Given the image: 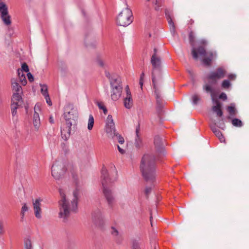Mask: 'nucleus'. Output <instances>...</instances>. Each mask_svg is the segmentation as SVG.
<instances>
[{
	"mask_svg": "<svg viewBox=\"0 0 249 249\" xmlns=\"http://www.w3.org/2000/svg\"><path fill=\"white\" fill-rule=\"evenodd\" d=\"M61 199L59 201V216L67 219L71 213L75 212L77 208V200L79 192L76 189L72 196H67L62 189L59 190Z\"/></svg>",
	"mask_w": 249,
	"mask_h": 249,
	"instance_id": "nucleus-1",
	"label": "nucleus"
},
{
	"mask_svg": "<svg viewBox=\"0 0 249 249\" xmlns=\"http://www.w3.org/2000/svg\"><path fill=\"white\" fill-rule=\"evenodd\" d=\"M63 115L65 123L61 127V134L62 139L66 141L71 136V126L76 123L78 112L72 105L69 104L65 107Z\"/></svg>",
	"mask_w": 249,
	"mask_h": 249,
	"instance_id": "nucleus-2",
	"label": "nucleus"
},
{
	"mask_svg": "<svg viewBox=\"0 0 249 249\" xmlns=\"http://www.w3.org/2000/svg\"><path fill=\"white\" fill-rule=\"evenodd\" d=\"M189 42L192 47L191 53L194 59L196 60L198 58V54L201 56H205L202 61L204 65L209 66L211 64V62L213 58L214 54L211 52H207L204 46L206 45V41L205 40H201L199 42V44L202 46L198 48L195 47V36L194 33L191 32L189 35Z\"/></svg>",
	"mask_w": 249,
	"mask_h": 249,
	"instance_id": "nucleus-3",
	"label": "nucleus"
},
{
	"mask_svg": "<svg viewBox=\"0 0 249 249\" xmlns=\"http://www.w3.org/2000/svg\"><path fill=\"white\" fill-rule=\"evenodd\" d=\"M155 160L154 157L149 154L144 155L142 159L140 169L146 181H153L155 179Z\"/></svg>",
	"mask_w": 249,
	"mask_h": 249,
	"instance_id": "nucleus-4",
	"label": "nucleus"
},
{
	"mask_svg": "<svg viewBox=\"0 0 249 249\" xmlns=\"http://www.w3.org/2000/svg\"><path fill=\"white\" fill-rule=\"evenodd\" d=\"M102 184L103 187V194L109 207L112 208L115 203V197L111 190L109 188V185L115 180L108 176L106 168L103 167L101 171Z\"/></svg>",
	"mask_w": 249,
	"mask_h": 249,
	"instance_id": "nucleus-5",
	"label": "nucleus"
},
{
	"mask_svg": "<svg viewBox=\"0 0 249 249\" xmlns=\"http://www.w3.org/2000/svg\"><path fill=\"white\" fill-rule=\"evenodd\" d=\"M105 130L108 137L111 138H116L118 142L120 144L124 143V138L116 132L115 124L112 116L111 115H108L107 117Z\"/></svg>",
	"mask_w": 249,
	"mask_h": 249,
	"instance_id": "nucleus-6",
	"label": "nucleus"
},
{
	"mask_svg": "<svg viewBox=\"0 0 249 249\" xmlns=\"http://www.w3.org/2000/svg\"><path fill=\"white\" fill-rule=\"evenodd\" d=\"M126 6L125 9L122 11L117 18V23L119 26H127L133 21L132 11L128 7L127 4Z\"/></svg>",
	"mask_w": 249,
	"mask_h": 249,
	"instance_id": "nucleus-7",
	"label": "nucleus"
},
{
	"mask_svg": "<svg viewBox=\"0 0 249 249\" xmlns=\"http://www.w3.org/2000/svg\"><path fill=\"white\" fill-rule=\"evenodd\" d=\"M203 89L207 93L211 94L213 101L215 103V105L212 107V110L214 112L217 116L221 117L223 115V112L221 110L222 104L217 100L214 98V89L210 84H206L203 86Z\"/></svg>",
	"mask_w": 249,
	"mask_h": 249,
	"instance_id": "nucleus-8",
	"label": "nucleus"
},
{
	"mask_svg": "<svg viewBox=\"0 0 249 249\" xmlns=\"http://www.w3.org/2000/svg\"><path fill=\"white\" fill-rule=\"evenodd\" d=\"M110 85L111 87V99L114 101H116L120 97L122 90L120 78H112L110 80Z\"/></svg>",
	"mask_w": 249,
	"mask_h": 249,
	"instance_id": "nucleus-9",
	"label": "nucleus"
},
{
	"mask_svg": "<svg viewBox=\"0 0 249 249\" xmlns=\"http://www.w3.org/2000/svg\"><path fill=\"white\" fill-rule=\"evenodd\" d=\"M226 73L227 71L224 67H219L215 71L211 72L207 78L212 81V84H215L218 80L223 78Z\"/></svg>",
	"mask_w": 249,
	"mask_h": 249,
	"instance_id": "nucleus-10",
	"label": "nucleus"
},
{
	"mask_svg": "<svg viewBox=\"0 0 249 249\" xmlns=\"http://www.w3.org/2000/svg\"><path fill=\"white\" fill-rule=\"evenodd\" d=\"M22 100H20L18 96H15L11 99V110L12 119L14 122L18 121L17 109L22 104Z\"/></svg>",
	"mask_w": 249,
	"mask_h": 249,
	"instance_id": "nucleus-11",
	"label": "nucleus"
},
{
	"mask_svg": "<svg viewBox=\"0 0 249 249\" xmlns=\"http://www.w3.org/2000/svg\"><path fill=\"white\" fill-rule=\"evenodd\" d=\"M0 17L6 25H10L11 23V17L8 14V7L6 4L0 1Z\"/></svg>",
	"mask_w": 249,
	"mask_h": 249,
	"instance_id": "nucleus-12",
	"label": "nucleus"
},
{
	"mask_svg": "<svg viewBox=\"0 0 249 249\" xmlns=\"http://www.w3.org/2000/svg\"><path fill=\"white\" fill-rule=\"evenodd\" d=\"M64 172L61 162L56 161L52 165V175L55 179H59Z\"/></svg>",
	"mask_w": 249,
	"mask_h": 249,
	"instance_id": "nucleus-13",
	"label": "nucleus"
},
{
	"mask_svg": "<svg viewBox=\"0 0 249 249\" xmlns=\"http://www.w3.org/2000/svg\"><path fill=\"white\" fill-rule=\"evenodd\" d=\"M150 62L151 63V65L152 66V78H153V76H154V71L155 70H160L161 68V58L158 55L156 54H152Z\"/></svg>",
	"mask_w": 249,
	"mask_h": 249,
	"instance_id": "nucleus-14",
	"label": "nucleus"
},
{
	"mask_svg": "<svg viewBox=\"0 0 249 249\" xmlns=\"http://www.w3.org/2000/svg\"><path fill=\"white\" fill-rule=\"evenodd\" d=\"M12 88L13 94L12 98H13L15 95L18 96L20 100H22L21 97V94L22 93V89L21 87L18 84L16 80L12 79L11 80Z\"/></svg>",
	"mask_w": 249,
	"mask_h": 249,
	"instance_id": "nucleus-15",
	"label": "nucleus"
},
{
	"mask_svg": "<svg viewBox=\"0 0 249 249\" xmlns=\"http://www.w3.org/2000/svg\"><path fill=\"white\" fill-rule=\"evenodd\" d=\"M42 199L40 198H37L35 200L33 199V206L35 216L38 218L40 219L42 217L41 209V202Z\"/></svg>",
	"mask_w": 249,
	"mask_h": 249,
	"instance_id": "nucleus-16",
	"label": "nucleus"
},
{
	"mask_svg": "<svg viewBox=\"0 0 249 249\" xmlns=\"http://www.w3.org/2000/svg\"><path fill=\"white\" fill-rule=\"evenodd\" d=\"M154 144L157 152L164 154V150L161 138L159 136H156L154 138Z\"/></svg>",
	"mask_w": 249,
	"mask_h": 249,
	"instance_id": "nucleus-17",
	"label": "nucleus"
},
{
	"mask_svg": "<svg viewBox=\"0 0 249 249\" xmlns=\"http://www.w3.org/2000/svg\"><path fill=\"white\" fill-rule=\"evenodd\" d=\"M109 233L117 243H120L122 234L116 227L111 226L109 229Z\"/></svg>",
	"mask_w": 249,
	"mask_h": 249,
	"instance_id": "nucleus-18",
	"label": "nucleus"
},
{
	"mask_svg": "<svg viewBox=\"0 0 249 249\" xmlns=\"http://www.w3.org/2000/svg\"><path fill=\"white\" fill-rule=\"evenodd\" d=\"M165 13L167 20L170 26V32L171 34L173 35V36H174L176 33V27L172 20L171 15H170L169 12L167 10H165Z\"/></svg>",
	"mask_w": 249,
	"mask_h": 249,
	"instance_id": "nucleus-19",
	"label": "nucleus"
},
{
	"mask_svg": "<svg viewBox=\"0 0 249 249\" xmlns=\"http://www.w3.org/2000/svg\"><path fill=\"white\" fill-rule=\"evenodd\" d=\"M92 219L95 223L100 222L103 219V215L100 209L95 210L92 213Z\"/></svg>",
	"mask_w": 249,
	"mask_h": 249,
	"instance_id": "nucleus-20",
	"label": "nucleus"
},
{
	"mask_svg": "<svg viewBox=\"0 0 249 249\" xmlns=\"http://www.w3.org/2000/svg\"><path fill=\"white\" fill-rule=\"evenodd\" d=\"M152 80V83L153 85V87H154V88L155 89V94L156 95L157 103L159 106H160V102H161L160 93V91L159 90V89L156 87V82H155V77L153 76Z\"/></svg>",
	"mask_w": 249,
	"mask_h": 249,
	"instance_id": "nucleus-21",
	"label": "nucleus"
},
{
	"mask_svg": "<svg viewBox=\"0 0 249 249\" xmlns=\"http://www.w3.org/2000/svg\"><path fill=\"white\" fill-rule=\"evenodd\" d=\"M124 106L125 108L130 109L133 106V99L131 95H126V97L124 99Z\"/></svg>",
	"mask_w": 249,
	"mask_h": 249,
	"instance_id": "nucleus-22",
	"label": "nucleus"
},
{
	"mask_svg": "<svg viewBox=\"0 0 249 249\" xmlns=\"http://www.w3.org/2000/svg\"><path fill=\"white\" fill-rule=\"evenodd\" d=\"M33 124L36 129L38 130L40 124L38 113H34L33 116Z\"/></svg>",
	"mask_w": 249,
	"mask_h": 249,
	"instance_id": "nucleus-23",
	"label": "nucleus"
},
{
	"mask_svg": "<svg viewBox=\"0 0 249 249\" xmlns=\"http://www.w3.org/2000/svg\"><path fill=\"white\" fill-rule=\"evenodd\" d=\"M140 132V127L139 126L137 127L136 129V137L135 138V144L136 147L139 148L142 145V140L139 137V133Z\"/></svg>",
	"mask_w": 249,
	"mask_h": 249,
	"instance_id": "nucleus-24",
	"label": "nucleus"
},
{
	"mask_svg": "<svg viewBox=\"0 0 249 249\" xmlns=\"http://www.w3.org/2000/svg\"><path fill=\"white\" fill-rule=\"evenodd\" d=\"M227 110L231 116L234 117L236 115L237 111L235 107L234 104H231L230 106H228Z\"/></svg>",
	"mask_w": 249,
	"mask_h": 249,
	"instance_id": "nucleus-25",
	"label": "nucleus"
},
{
	"mask_svg": "<svg viewBox=\"0 0 249 249\" xmlns=\"http://www.w3.org/2000/svg\"><path fill=\"white\" fill-rule=\"evenodd\" d=\"M94 124V120L92 115L90 114L88 120V129L91 130Z\"/></svg>",
	"mask_w": 249,
	"mask_h": 249,
	"instance_id": "nucleus-26",
	"label": "nucleus"
},
{
	"mask_svg": "<svg viewBox=\"0 0 249 249\" xmlns=\"http://www.w3.org/2000/svg\"><path fill=\"white\" fill-rule=\"evenodd\" d=\"M28 211V207H27L26 203H24L21 208V221H23L25 216V213Z\"/></svg>",
	"mask_w": 249,
	"mask_h": 249,
	"instance_id": "nucleus-27",
	"label": "nucleus"
},
{
	"mask_svg": "<svg viewBox=\"0 0 249 249\" xmlns=\"http://www.w3.org/2000/svg\"><path fill=\"white\" fill-rule=\"evenodd\" d=\"M232 124L233 125L236 127H241L243 125V123L242 121L237 118L233 119L232 120Z\"/></svg>",
	"mask_w": 249,
	"mask_h": 249,
	"instance_id": "nucleus-28",
	"label": "nucleus"
},
{
	"mask_svg": "<svg viewBox=\"0 0 249 249\" xmlns=\"http://www.w3.org/2000/svg\"><path fill=\"white\" fill-rule=\"evenodd\" d=\"M24 246L25 249H32V245L31 239L29 238H26L24 240Z\"/></svg>",
	"mask_w": 249,
	"mask_h": 249,
	"instance_id": "nucleus-29",
	"label": "nucleus"
},
{
	"mask_svg": "<svg viewBox=\"0 0 249 249\" xmlns=\"http://www.w3.org/2000/svg\"><path fill=\"white\" fill-rule=\"evenodd\" d=\"M231 84L229 80H224L221 83V87L224 89H228L231 86Z\"/></svg>",
	"mask_w": 249,
	"mask_h": 249,
	"instance_id": "nucleus-30",
	"label": "nucleus"
},
{
	"mask_svg": "<svg viewBox=\"0 0 249 249\" xmlns=\"http://www.w3.org/2000/svg\"><path fill=\"white\" fill-rule=\"evenodd\" d=\"M40 86L41 87V92L42 95L44 96L49 95L47 86L46 85L40 84Z\"/></svg>",
	"mask_w": 249,
	"mask_h": 249,
	"instance_id": "nucleus-31",
	"label": "nucleus"
},
{
	"mask_svg": "<svg viewBox=\"0 0 249 249\" xmlns=\"http://www.w3.org/2000/svg\"><path fill=\"white\" fill-rule=\"evenodd\" d=\"M214 134L218 138V139L221 142H224V137L219 130L218 131H216V132Z\"/></svg>",
	"mask_w": 249,
	"mask_h": 249,
	"instance_id": "nucleus-32",
	"label": "nucleus"
},
{
	"mask_svg": "<svg viewBox=\"0 0 249 249\" xmlns=\"http://www.w3.org/2000/svg\"><path fill=\"white\" fill-rule=\"evenodd\" d=\"M200 100V97L197 94H194L192 96V100L194 104L196 105Z\"/></svg>",
	"mask_w": 249,
	"mask_h": 249,
	"instance_id": "nucleus-33",
	"label": "nucleus"
},
{
	"mask_svg": "<svg viewBox=\"0 0 249 249\" xmlns=\"http://www.w3.org/2000/svg\"><path fill=\"white\" fill-rule=\"evenodd\" d=\"M97 105L99 108L100 109H102L105 114H106L107 112V110L106 107L104 105V104L102 102H98Z\"/></svg>",
	"mask_w": 249,
	"mask_h": 249,
	"instance_id": "nucleus-34",
	"label": "nucleus"
},
{
	"mask_svg": "<svg viewBox=\"0 0 249 249\" xmlns=\"http://www.w3.org/2000/svg\"><path fill=\"white\" fill-rule=\"evenodd\" d=\"M20 71H21L22 72L24 71L26 72H27L29 71V67L26 63H24L22 64L21 69L20 70Z\"/></svg>",
	"mask_w": 249,
	"mask_h": 249,
	"instance_id": "nucleus-35",
	"label": "nucleus"
},
{
	"mask_svg": "<svg viewBox=\"0 0 249 249\" xmlns=\"http://www.w3.org/2000/svg\"><path fill=\"white\" fill-rule=\"evenodd\" d=\"M5 232L4 225L3 222L0 221V235L3 234Z\"/></svg>",
	"mask_w": 249,
	"mask_h": 249,
	"instance_id": "nucleus-36",
	"label": "nucleus"
},
{
	"mask_svg": "<svg viewBox=\"0 0 249 249\" xmlns=\"http://www.w3.org/2000/svg\"><path fill=\"white\" fill-rule=\"evenodd\" d=\"M20 82L22 85H25L27 84V80L25 76L19 77Z\"/></svg>",
	"mask_w": 249,
	"mask_h": 249,
	"instance_id": "nucleus-37",
	"label": "nucleus"
},
{
	"mask_svg": "<svg viewBox=\"0 0 249 249\" xmlns=\"http://www.w3.org/2000/svg\"><path fill=\"white\" fill-rule=\"evenodd\" d=\"M153 3L156 5L157 6H156L155 7V9L156 11H159L160 10V5L158 0H154V1H153Z\"/></svg>",
	"mask_w": 249,
	"mask_h": 249,
	"instance_id": "nucleus-38",
	"label": "nucleus"
},
{
	"mask_svg": "<svg viewBox=\"0 0 249 249\" xmlns=\"http://www.w3.org/2000/svg\"><path fill=\"white\" fill-rule=\"evenodd\" d=\"M44 98L46 99V103H47V104L50 106H52V103L51 100L50 99V98L49 97V95H48L45 96Z\"/></svg>",
	"mask_w": 249,
	"mask_h": 249,
	"instance_id": "nucleus-39",
	"label": "nucleus"
},
{
	"mask_svg": "<svg viewBox=\"0 0 249 249\" xmlns=\"http://www.w3.org/2000/svg\"><path fill=\"white\" fill-rule=\"evenodd\" d=\"M152 188L150 187H147L145 189L144 193L146 196H148L151 192Z\"/></svg>",
	"mask_w": 249,
	"mask_h": 249,
	"instance_id": "nucleus-40",
	"label": "nucleus"
},
{
	"mask_svg": "<svg viewBox=\"0 0 249 249\" xmlns=\"http://www.w3.org/2000/svg\"><path fill=\"white\" fill-rule=\"evenodd\" d=\"M219 98L223 100H226L227 99V96L226 93L222 92L219 95Z\"/></svg>",
	"mask_w": 249,
	"mask_h": 249,
	"instance_id": "nucleus-41",
	"label": "nucleus"
},
{
	"mask_svg": "<svg viewBox=\"0 0 249 249\" xmlns=\"http://www.w3.org/2000/svg\"><path fill=\"white\" fill-rule=\"evenodd\" d=\"M236 75L234 74H230L228 75V77L229 79V80H234L236 78Z\"/></svg>",
	"mask_w": 249,
	"mask_h": 249,
	"instance_id": "nucleus-42",
	"label": "nucleus"
},
{
	"mask_svg": "<svg viewBox=\"0 0 249 249\" xmlns=\"http://www.w3.org/2000/svg\"><path fill=\"white\" fill-rule=\"evenodd\" d=\"M34 110H35L34 113H38L37 112V111L40 110V106L38 104H36L35 105V107H34Z\"/></svg>",
	"mask_w": 249,
	"mask_h": 249,
	"instance_id": "nucleus-43",
	"label": "nucleus"
},
{
	"mask_svg": "<svg viewBox=\"0 0 249 249\" xmlns=\"http://www.w3.org/2000/svg\"><path fill=\"white\" fill-rule=\"evenodd\" d=\"M105 74H106V76L108 78V79H109V81L110 82V80L112 79V78H116V77H119L118 76H113V77H110V73H109V72H107V71H106L105 72Z\"/></svg>",
	"mask_w": 249,
	"mask_h": 249,
	"instance_id": "nucleus-44",
	"label": "nucleus"
},
{
	"mask_svg": "<svg viewBox=\"0 0 249 249\" xmlns=\"http://www.w3.org/2000/svg\"><path fill=\"white\" fill-rule=\"evenodd\" d=\"M27 75L28 78L30 81L32 82L34 80L33 76L30 72H28L27 74Z\"/></svg>",
	"mask_w": 249,
	"mask_h": 249,
	"instance_id": "nucleus-45",
	"label": "nucleus"
},
{
	"mask_svg": "<svg viewBox=\"0 0 249 249\" xmlns=\"http://www.w3.org/2000/svg\"><path fill=\"white\" fill-rule=\"evenodd\" d=\"M211 129L213 133H215L216 131H218L219 130V129L216 128L215 124L211 126Z\"/></svg>",
	"mask_w": 249,
	"mask_h": 249,
	"instance_id": "nucleus-46",
	"label": "nucleus"
},
{
	"mask_svg": "<svg viewBox=\"0 0 249 249\" xmlns=\"http://www.w3.org/2000/svg\"><path fill=\"white\" fill-rule=\"evenodd\" d=\"M125 91H126V94L127 95H131L130 90L129 89L128 86H126L125 88Z\"/></svg>",
	"mask_w": 249,
	"mask_h": 249,
	"instance_id": "nucleus-47",
	"label": "nucleus"
},
{
	"mask_svg": "<svg viewBox=\"0 0 249 249\" xmlns=\"http://www.w3.org/2000/svg\"><path fill=\"white\" fill-rule=\"evenodd\" d=\"M18 77H21V76H25V74L23 73L22 71H20L19 69H18Z\"/></svg>",
	"mask_w": 249,
	"mask_h": 249,
	"instance_id": "nucleus-48",
	"label": "nucleus"
},
{
	"mask_svg": "<svg viewBox=\"0 0 249 249\" xmlns=\"http://www.w3.org/2000/svg\"><path fill=\"white\" fill-rule=\"evenodd\" d=\"M117 148L118 149V151L121 153V154H124V150L121 148L119 145L117 146Z\"/></svg>",
	"mask_w": 249,
	"mask_h": 249,
	"instance_id": "nucleus-49",
	"label": "nucleus"
},
{
	"mask_svg": "<svg viewBox=\"0 0 249 249\" xmlns=\"http://www.w3.org/2000/svg\"><path fill=\"white\" fill-rule=\"evenodd\" d=\"M49 122L52 124H54V120L52 116H51L49 118Z\"/></svg>",
	"mask_w": 249,
	"mask_h": 249,
	"instance_id": "nucleus-50",
	"label": "nucleus"
},
{
	"mask_svg": "<svg viewBox=\"0 0 249 249\" xmlns=\"http://www.w3.org/2000/svg\"><path fill=\"white\" fill-rule=\"evenodd\" d=\"M98 63L99 65L101 67H103L104 66V62L101 60L98 61Z\"/></svg>",
	"mask_w": 249,
	"mask_h": 249,
	"instance_id": "nucleus-51",
	"label": "nucleus"
},
{
	"mask_svg": "<svg viewBox=\"0 0 249 249\" xmlns=\"http://www.w3.org/2000/svg\"><path fill=\"white\" fill-rule=\"evenodd\" d=\"M140 85L141 86V89H142V86H143V80H140Z\"/></svg>",
	"mask_w": 249,
	"mask_h": 249,
	"instance_id": "nucleus-52",
	"label": "nucleus"
},
{
	"mask_svg": "<svg viewBox=\"0 0 249 249\" xmlns=\"http://www.w3.org/2000/svg\"><path fill=\"white\" fill-rule=\"evenodd\" d=\"M144 76V73L142 72V73L141 75L140 80H143Z\"/></svg>",
	"mask_w": 249,
	"mask_h": 249,
	"instance_id": "nucleus-53",
	"label": "nucleus"
},
{
	"mask_svg": "<svg viewBox=\"0 0 249 249\" xmlns=\"http://www.w3.org/2000/svg\"><path fill=\"white\" fill-rule=\"evenodd\" d=\"M157 50L156 48H154V53L153 54H156V55H158L157 54Z\"/></svg>",
	"mask_w": 249,
	"mask_h": 249,
	"instance_id": "nucleus-54",
	"label": "nucleus"
},
{
	"mask_svg": "<svg viewBox=\"0 0 249 249\" xmlns=\"http://www.w3.org/2000/svg\"><path fill=\"white\" fill-rule=\"evenodd\" d=\"M194 22V21L192 19H190L189 23L190 24H192Z\"/></svg>",
	"mask_w": 249,
	"mask_h": 249,
	"instance_id": "nucleus-55",
	"label": "nucleus"
},
{
	"mask_svg": "<svg viewBox=\"0 0 249 249\" xmlns=\"http://www.w3.org/2000/svg\"><path fill=\"white\" fill-rule=\"evenodd\" d=\"M150 221H151V224L152 226V216H150Z\"/></svg>",
	"mask_w": 249,
	"mask_h": 249,
	"instance_id": "nucleus-56",
	"label": "nucleus"
}]
</instances>
